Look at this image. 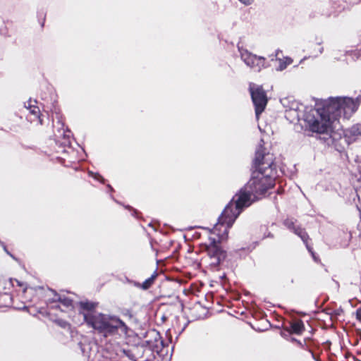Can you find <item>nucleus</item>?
Listing matches in <instances>:
<instances>
[{
	"label": "nucleus",
	"instance_id": "a878e982",
	"mask_svg": "<svg viewBox=\"0 0 361 361\" xmlns=\"http://www.w3.org/2000/svg\"><path fill=\"white\" fill-rule=\"evenodd\" d=\"M1 246L3 247L4 252L7 255H11V252L7 250V247H6V245L4 244V243H1Z\"/></svg>",
	"mask_w": 361,
	"mask_h": 361
},
{
	"label": "nucleus",
	"instance_id": "bb28decb",
	"mask_svg": "<svg viewBox=\"0 0 361 361\" xmlns=\"http://www.w3.org/2000/svg\"><path fill=\"white\" fill-rule=\"evenodd\" d=\"M155 342H159L161 345L163 344V341L160 340L159 333L156 332Z\"/></svg>",
	"mask_w": 361,
	"mask_h": 361
},
{
	"label": "nucleus",
	"instance_id": "c9c22d12",
	"mask_svg": "<svg viewBox=\"0 0 361 361\" xmlns=\"http://www.w3.org/2000/svg\"><path fill=\"white\" fill-rule=\"evenodd\" d=\"M10 257H11L13 259H16V257L11 253V255H8Z\"/></svg>",
	"mask_w": 361,
	"mask_h": 361
},
{
	"label": "nucleus",
	"instance_id": "0eeeda50",
	"mask_svg": "<svg viewBox=\"0 0 361 361\" xmlns=\"http://www.w3.org/2000/svg\"><path fill=\"white\" fill-rule=\"evenodd\" d=\"M280 102L286 109V111L289 114L290 116L294 118H297L298 121L300 119H303L305 121V114L307 111L317 108L316 106L314 108H305L302 104H300L293 97H284L281 99Z\"/></svg>",
	"mask_w": 361,
	"mask_h": 361
},
{
	"label": "nucleus",
	"instance_id": "f8f14e48",
	"mask_svg": "<svg viewBox=\"0 0 361 361\" xmlns=\"http://www.w3.org/2000/svg\"><path fill=\"white\" fill-rule=\"evenodd\" d=\"M288 328L292 334L297 335H300L305 331L303 322L300 319L290 322Z\"/></svg>",
	"mask_w": 361,
	"mask_h": 361
},
{
	"label": "nucleus",
	"instance_id": "c85d7f7f",
	"mask_svg": "<svg viewBox=\"0 0 361 361\" xmlns=\"http://www.w3.org/2000/svg\"><path fill=\"white\" fill-rule=\"evenodd\" d=\"M360 50H359V51H355V52H354V55H356L357 58H358V57H359V56H360Z\"/></svg>",
	"mask_w": 361,
	"mask_h": 361
},
{
	"label": "nucleus",
	"instance_id": "473e14b6",
	"mask_svg": "<svg viewBox=\"0 0 361 361\" xmlns=\"http://www.w3.org/2000/svg\"><path fill=\"white\" fill-rule=\"evenodd\" d=\"M323 50H324L323 47H321L319 49V53L322 54L323 52Z\"/></svg>",
	"mask_w": 361,
	"mask_h": 361
},
{
	"label": "nucleus",
	"instance_id": "20e7f679",
	"mask_svg": "<svg viewBox=\"0 0 361 361\" xmlns=\"http://www.w3.org/2000/svg\"><path fill=\"white\" fill-rule=\"evenodd\" d=\"M84 320L88 326L93 328L104 337L117 334H127V325L118 317L102 313H82Z\"/></svg>",
	"mask_w": 361,
	"mask_h": 361
},
{
	"label": "nucleus",
	"instance_id": "b1692460",
	"mask_svg": "<svg viewBox=\"0 0 361 361\" xmlns=\"http://www.w3.org/2000/svg\"><path fill=\"white\" fill-rule=\"evenodd\" d=\"M355 315L356 319L361 322V307H359L356 310Z\"/></svg>",
	"mask_w": 361,
	"mask_h": 361
},
{
	"label": "nucleus",
	"instance_id": "a211bd4d",
	"mask_svg": "<svg viewBox=\"0 0 361 361\" xmlns=\"http://www.w3.org/2000/svg\"><path fill=\"white\" fill-rule=\"evenodd\" d=\"M291 341L296 343L298 346H300L301 348H302L305 350H307L309 349V347L306 345L305 342L303 343L300 341H299L295 338H292Z\"/></svg>",
	"mask_w": 361,
	"mask_h": 361
},
{
	"label": "nucleus",
	"instance_id": "f704fd0d",
	"mask_svg": "<svg viewBox=\"0 0 361 361\" xmlns=\"http://www.w3.org/2000/svg\"><path fill=\"white\" fill-rule=\"evenodd\" d=\"M10 257H11L13 259H16V257L11 253V255H8Z\"/></svg>",
	"mask_w": 361,
	"mask_h": 361
},
{
	"label": "nucleus",
	"instance_id": "9d476101",
	"mask_svg": "<svg viewBox=\"0 0 361 361\" xmlns=\"http://www.w3.org/2000/svg\"><path fill=\"white\" fill-rule=\"evenodd\" d=\"M343 133L351 144L355 142L361 136V123H356L351 127L345 129Z\"/></svg>",
	"mask_w": 361,
	"mask_h": 361
},
{
	"label": "nucleus",
	"instance_id": "f03ea898",
	"mask_svg": "<svg viewBox=\"0 0 361 361\" xmlns=\"http://www.w3.org/2000/svg\"><path fill=\"white\" fill-rule=\"evenodd\" d=\"M251 178L245 187L256 200L264 197L268 190L275 185L274 155L264 147L263 140L256 149Z\"/></svg>",
	"mask_w": 361,
	"mask_h": 361
},
{
	"label": "nucleus",
	"instance_id": "c756f323",
	"mask_svg": "<svg viewBox=\"0 0 361 361\" xmlns=\"http://www.w3.org/2000/svg\"><path fill=\"white\" fill-rule=\"evenodd\" d=\"M307 248H308V250L312 252V257H313L315 261H317V258H316V257L314 256V253H313V252L310 250V248L308 247V246H307Z\"/></svg>",
	"mask_w": 361,
	"mask_h": 361
},
{
	"label": "nucleus",
	"instance_id": "cd10ccee",
	"mask_svg": "<svg viewBox=\"0 0 361 361\" xmlns=\"http://www.w3.org/2000/svg\"><path fill=\"white\" fill-rule=\"evenodd\" d=\"M264 237L265 238H274V235L271 233L269 232Z\"/></svg>",
	"mask_w": 361,
	"mask_h": 361
},
{
	"label": "nucleus",
	"instance_id": "aec40b11",
	"mask_svg": "<svg viewBox=\"0 0 361 361\" xmlns=\"http://www.w3.org/2000/svg\"><path fill=\"white\" fill-rule=\"evenodd\" d=\"M292 334L288 327L285 328L282 331H281V336L283 338H288V337Z\"/></svg>",
	"mask_w": 361,
	"mask_h": 361
},
{
	"label": "nucleus",
	"instance_id": "4be33fe9",
	"mask_svg": "<svg viewBox=\"0 0 361 361\" xmlns=\"http://www.w3.org/2000/svg\"><path fill=\"white\" fill-rule=\"evenodd\" d=\"M356 193H357V199H358V200H359V202L360 203V206L357 205V208L360 211V215H361V190H356Z\"/></svg>",
	"mask_w": 361,
	"mask_h": 361
},
{
	"label": "nucleus",
	"instance_id": "2eb2a0df",
	"mask_svg": "<svg viewBox=\"0 0 361 361\" xmlns=\"http://www.w3.org/2000/svg\"><path fill=\"white\" fill-rule=\"evenodd\" d=\"M290 58H286V60L279 59V66L277 68V71H283L286 68L287 66L292 63Z\"/></svg>",
	"mask_w": 361,
	"mask_h": 361
},
{
	"label": "nucleus",
	"instance_id": "dca6fc26",
	"mask_svg": "<svg viewBox=\"0 0 361 361\" xmlns=\"http://www.w3.org/2000/svg\"><path fill=\"white\" fill-rule=\"evenodd\" d=\"M30 113L32 115H34L35 117L39 118V122L42 124V120L39 118V109L36 104L33 106L30 109H29Z\"/></svg>",
	"mask_w": 361,
	"mask_h": 361
},
{
	"label": "nucleus",
	"instance_id": "72a5a7b5",
	"mask_svg": "<svg viewBox=\"0 0 361 361\" xmlns=\"http://www.w3.org/2000/svg\"><path fill=\"white\" fill-rule=\"evenodd\" d=\"M53 308H58L59 306L58 305H55L52 306Z\"/></svg>",
	"mask_w": 361,
	"mask_h": 361
},
{
	"label": "nucleus",
	"instance_id": "6ab92c4d",
	"mask_svg": "<svg viewBox=\"0 0 361 361\" xmlns=\"http://www.w3.org/2000/svg\"><path fill=\"white\" fill-rule=\"evenodd\" d=\"M36 104H37V101L36 100H32L31 99H30L28 101L25 102V107L29 110L33 106H35Z\"/></svg>",
	"mask_w": 361,
	"mask_h": 361
},
{
	"label": "nucleus",
	"instance_id": "e433bc0d",
	"mask_svg": "<svg viewBox=\"0 0 361 361\" xmlns=\"http://www.w3.org/2000/svg\"><path fill=\"white\" fill-rule=\"evenodd\" d=\"M146 343H147V345H148L149 347H151V345H150V341H146Z\"/></svg>",
	"mask_w": 361,
	"mask_h": 361
},
{
	"label": "nucleus",
	"instance_id": "1a4fd4ad",
	"mask_svg": "<svg viewBox=\"0 0 361 361\" xmlns=\"http://www.w3.org/2000/svg\"><path fill=\"white\" fill-rule=\"evenodd\" d=\"M295 223V222L293 219H286L283 221V224L287 228L298 235L305 243H307L308 239L307 233L303 228L296 226Z\"/></svg>",
	"mask_w": 361,
	"mask_h": 361
},
{
	"label": "nucleus",
	"instance_id": "412c9836",
	"mask_svg": "<svg viewBox=\"0 0 361 361\" xmlns=\"http://www.w3.org/2000/svg\"><path fill=\"white\" fill-rule=\"evenodd\" d=\"M56 322L60 326H61L62 328H67L69 326V324L65 321V320H63V319H58L56 321Z\"/></svg>",
	"mask_w": 361,
	"mask_h": 361
},
{
	"label": "nucleus",
	"instance_id": "4468645a",
	"mask_svg": "<svg viewBox=\"0 0 361 361\" xmlns=\"http://www.w3.org/2000/svg\"><path fill=\"white\" fill-rule=\"evenodd\" d=\"M80 308L88 311V312H91V310H94L95 308V304L92 302L89 301H85V302H80Z\"/></svg>",
	"mask_w": 361,
	"mask_h": 361
},
{
	"label": "nucleus",
	"instance_id": "9b49d317",
	"mask_svg": "<svg viewBox=\"0 0 361 361\" xmlns=\"http://www.w3.org/2000/svg\"><path fill=\"white\" fill-rule=\"evenodd\" d=\"M49 291L53 295V298H49L47 300L50 303H54L56 302H61L63 305L66 307H72L73 300L66 297H62L59 295L55 290L49 289Z\"/></svg>",
	"mask_w": 361,
	"mask_h": 361
},
{
	"label": "nucleus",
	"instance_id": "7ed1b4c3",
	"mask_svg": "<svg viewBox=\"0 0 361 361\" xmlns=\"http://www.w3.org/2000/svg\"><path fill=\"white\" fill-rule=\"evenodd\" d=\"M255 200L245 186L242 188L226 206L218 218L214 228L217 230L219 226H225L224 232L227 233L243 211L250 207Z\"/></svg>",
	"mask_w": 361,
	"mask_h": 361
},
{
	"label": "nucleus",
	"instance_id": "f3484780",
	"mask_svg": "<svg viewBox=\"0 0 361 361\" xmlns=\"http://www.w3.org/2000/svg\"><path fill=\"white\" fill-rule=\"evenodd\" d=\"M88 174L90 176L97 180L98 181L101 182L102 183H104L105 179L99 173H94L92 171H89Z\"/></svg>",
	"mask_w": 361,
	"mask_h": 361
},
{
	"label": "nucleus",
	"instance_id": "7c9ffc66",
	"mask_svg": "<svg viewBox=\"0 0 361 361\" xmlns=\"http://www.w3.org/2000/svg\"><path fill=\"white\" fill-rule=\"evenodd\" d=\"M280 52H281V51L280 49H277V50L276 51L275 56H278V55H279V54Z\"/></svg>",
	"mask_w": 361,
	"mask_h": 361
},
{
	"label": "nucleus",
	"instance_id": "393cba45",
	"mask_svg": "<svg viewBox=\"0 0 361 361\" xmlns=\"http://www.w3.org/2000/svg\"><path fill=\"white\" fill-rule=\"evenodd\" d=\"M307 351L311 354L312 359H314L315 361H321L319 357L315 356L314 353L311 349L309 348Z\"/></svg>",
	"mask_w": 361,
	"mask_h": 361
},
{
	"label": "nucleus",
	"instance_id": "423d86ee",
	"mask_svg": "<svg viewBox=\"0 0 361 361\" xmlns=\"http://www.w3.org/2000/svg\"><path fill=\"white\" fill-rule=\"evenodd\" d=\"M238 50L240 54L241 60L245 64L253 69L256 72H260L263 68H266V58L259 56L249 51L238 44Z\"/></svg>",
	"mask_w": 361,
	"mask_h": 361
},
{
	"label": "nucleus",
	"instance_id": "ddd939ff",
	"mask_svg": "<svg viewBox=\"0 0 361 361\" xmlns=\"http://www.w3.org/2000/svg\"><path fill=\"white\" fill-rule=\"evenodd\" d=\"M157 276V271H154L152 276L147 279L142 284H140L137 282H134V285L137 287L141 288L143 290H147L151 287L152 283H154V281Z\"/></svg>",
	"mask_w": 361,
	"mask_h": 361
},
{
	"label": "nucleus",
	"instance_id": "39448f33",
	"mask_svg": "<svg viewBox=\"0 0 361 361\" xmlns=\"http://www.w3.org/2000/svg\"><path fill=\"white\" fill-rule=\"evenodd\" d=\"M249 91L251 99L255 106V115L259 118V115L264 111L268 99L265 90L262 85L250 82L249 85Z\"/></svg>",
	"mask_w": 361,
	"mask_h": 361
},
{
	"label": "nucleus",
	"instance_id": "5701e85b",
	"mask_svg": "<svg viewBox=\"0 0 361 361\" xmlns=\"http://www.w3.org/2000/svg\"><path fill=\"white\" fill-rule=\"evenodd\" d=\"M242 4H243L244 6H250L252 5L254 2H255V0H238Z\"/></svg>",
	"mask_w": 361,
	"mask_h": 361
},
{
	"label": "nucleus",
	"instance_id": "6e6552de",
	"mask_svg": "<svg viewBox=\"0 0 361 361\" xmlns=\"http://www.w3.org/2000/svg\"><path fill=\"white\" fill-rule=\"evenodd\" d=\"M207 251L212 260L211 264L213 266H218L226 256V252L219 247L215 238H209Z\"/></svg>",
	"mask_w": 361,
	"mask_h": 361
},
{
	"label": "nucleus",
	"instance_id": "f257e3e1",
	"mask_svg": "<svg viewBox=\"0 0 361 361\" xmlns=\"http://www.w3.org/2000/svg\"><path fill=\"white\" fill-rule=\"evenodd\" d=\"M361 103V96L355 99L348 97H329L326 99L316 102V109H312L305 114V126L312 133L319 135V140L329 147H333L340 153L351 143L344 133L331 132L332 123L340 118L348 120L358 109Z\"/></svg>",
	"mask_w": 361,
	"mask_h": 361
},
{
	"label": "nucleus",
	"instance_id": "2f4dec72",
	"mask_svg": "<svg viewBox=\"0 0 361 361\" xmlns=\"http://www.w3.org/2000/svg\"><path fill=\"white\" fill-rule=\"evenodd\" d=\"M107 187H108L109 189H110L111 191L114 190V189H113V188L111 187V185H107Z\"/></svg>",
	"mask_w": 361,
	"mask_h": 361
}]
</instances>
